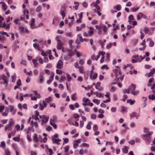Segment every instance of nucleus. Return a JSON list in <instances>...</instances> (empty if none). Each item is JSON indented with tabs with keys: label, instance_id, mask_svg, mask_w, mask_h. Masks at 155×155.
Instances as JSON below:
<instances>
[{
	"label": "nucleus",
	"instance_id": "nucleus-28",
	"mask_svg": "<svg viewBox=\"0 0 155 155\" xmlns=\"http://www.w3.org/2000/svg\"><path fill=\"white\" fill-rule=\"evenodd\" d=\"M32 61L35 66V67H37V62L36 60L35 59H33L32 60Z\"/></svg>",
	"mask_w": 155,
	"mask_h": 155
},
{
	"label": "nucleus",
	"instance_id": "nucleus-13",
	"mask_svg": "<svg viewBox=\"0 0 155 155\" xmlns=\"http://www.w3.org/2000/svg\"><path fill=\"white\" fill-rule=\"evenodd\" d=\"M5 130L10 131L12 129V126L10 124H8L5 126Z\"/></svg>",
	"mask_w": 155,
	"mask_h": 155
},
{
	"label": "nucleus",
	"instance_id": "nucleus-36",
	"mask_svg": "<svg viewBox=\"0 0 155 155\" xmlns=\"http://www.w3.org/2000/svg\"><path fill=\"white\" fill-rule=\"evenodd\" d=\"M73 117L74 119H76L79 118L80 117V116L78 114L75 113L74 114Z\"/></svg>",
	"mask_w": 155,
	"mask_h": 155
},
{
	"label": "nucleus",
	"instance_id": "nucleus-61",
	"mask_svg": "<svg viewBox=\"0 0 155 155\" xmlns=\"http://www.w3.org/2000/svg\"><path fill=\"white\" fill-rule=\"evenodd\" d=\"M58 87L60 88L61 90L63 89V86L62 84H59Z\"/></svg>",
	"mask_w": 155,
	"mask_h": 155
},
{
	"label": "nucleus",
	"instance_id": "nucleus-15",
	"mask_svg": "<svg viewBox=\"0 0 155 155\" xmlns=\"http://www.w3.org/2000/svg\"><path fill=\"white\" fill-rule=\"evenodd\" d=\"M48 117H46V116L45 115L43 116V117L42 121L43 123H47L48 122Z\"/></svg>",
	"mask_w": 155,
	"mask_h": 155
},
{
	"label": "nucleus",
	"instance_id": "nucleus-59",
	"mask_svg": "<svg viewBox=\"0 0 155 155\" xmlns=\"http://www.w3.org/2000/svg\"><path fill=\"white\" fill-rule=\"evenodd\" d=\"M139 56L138 55H134L133 56V58H134L135 59H136L137 60H139Z\"/></svg>",
	"mask_w": 155,
	"mask_h": 155
},
{
	"label": "nucleus",
	"instance_id": "nucleus-49",
	"mask_svg": "<svg viewBox=\"0 0 155 155\" xmlns=\"http://www.w3.org/2000/svg\"><path fill=\"white\" fill-rule=\"evenodd\" d=\"M5 145V144L4 142L2 141L1 142V144H0V147H4Z\"/></svg>",
	"mask_w": 155,
	"mask_h": 155
},
{
	"label": "nucleus",
	"instance_id": "nucleus-3",
	"mask_svg": "<svg viewBox=\"0 0 155 155\" xmlns=\"http://www.w3.org/2000/svg\"><path fill=\"white\" fill-rule=\"evenodd\" d=\"M63 65V63L62 61L60 60L58 61V63L56 65V68L58 69H61L63 67L62 65Z\"/></svg>",
	"mask_w": 155,
	"mask_h": 155
},
{
	"label": "nucleus",
	"instance_id": "nucleus-44",
	"mask_svg": "<svg viewBox=\"0 0 155 155\" xmlns=\"http://www.w3.org/2000/svg\"><path fill=\"white\" fill-rule=\"evenodd\" d=\"M34 140H35L36 142H38V141L37 134H36L34 137Z\"/></svg>",
	"mask_w": 155,
	"mask_h": 155
},
{
	"label": "nucleus",
	"instance_id": "nucleus-12",
	"mask_svg": "<svg viewBox=\"0 0 155 155\" xmlns=\"http://www.w3.org/2000/svg\"><path fill=\"white\" fill-rule=\"evenodd\" d=\"M155 73V68H153L152 70H151V71L149 73L148 75V77H150L153 74Z\"/></svg>",
	"mask_w": 155,
	"mask_h": 155
},
{
	"label": "nucleus",
	"instance_id": "nucleus-32",
	"mask_svg": "<svg viewBox=\"0 0 155 155\" xmlns=\"http://www.w3.org/2000/svg\"><path fill=\"white\" fill-rule=\"evenodd\" d=\"M124 75H120V77L119 78L116 79V80L119 81V79L121 81H122L124 78Z\"/></svg>",
	"mask_w": 155,
	"mask_h": 155
},
{
	"label": "nucleus",
	"instance_id": "nucleus-26",
	"mask_svg": "<svg viewBox=\"0 0 155 155\" xmlns=\"http://www.w3.org/2000/svg\"><path fill=\"white\" fill-rule=\"evenodd\" d=\"M41 6L40 5H39L36 9V12H40L41 9Z\"/></svg>",
	"mask_w": 155,
	"mask_h": 155
},
{
	"label": "nucleus",
	"instance_id": "nucleus-5",
	"mask_svg": "<svg viewBox=\"0 0 155 155\" xmlns=\"http://www.w3.org/2000/svg\"><path fill=\"white\" fill-rule=\"evenodd\" d=\"M141 137L147 143H149L150 142L151 139L150 137L148 136H145V137Z\"/></svg>",
	"mask_w": 155,
	"mask_h": 155
},
{
	"label": "nucleus",
	"instance_id": "nucleus-20",
	"mask_svg": "<svg viewBox=\"0 0 155 155\" xmlns=\"http://www.w3.org/2000/svg\"><path fill=\"white\" fill-rule=\"evenodd\" d=\"M137 114V113L134 112H132L131 114H130V119H131L134 117L136 116V114Z\"/></svg>",
	"mask_w": 155,
	"mask_h": 155
},
{
	"label": "nucleus",
	"instance_id": "nucleus-25",
	"mask_svg": "<svg viewBox=\"0 0 155 155\" xmlns=\"http://www.w3.org/2000/svg\"><path fill=\"white\" fill-rule=\"evenodd\" d=\"M33 94H31L30 95V96L31 97V99L32 100H36L38 97L32 96Z\"/></svg>",
	"mask_w": 155,
	"mask_h": 155
},
{
	"label": "nucleus",
	"instance_id": "nucleus-34",
	"mask_svg": "<svg viewBox=\"0 0 155 155\" xmlns=\"http://www.w3.org/2000/svg\"><path fill=\"white\" fill-rule=\"evenodd\" d=\"M19 30L23 32H24L25 28L24 27L21 26H19Z\"/></svg>",
	"mask_w": 155,
	"mask_h": 155
},
{
	"label": "nucleus",
	"instance_id": "nucleus-43",
	"mask_svg": "<svg viewBox=\"0 0 155 155\" xmlns=\"http://www.w3.org/2000/svg\"><path fill=\"white\" fill-rule=\"evenodd\" d=\"M134 101H133L131 99H130L127 101V102L128 103H129L131 105L133 104L134 103Z\"/></svg>",
	"mask_w": 155,
	"mask_h": 155
},
{
	"label": "nucleus",
	"instance_id": "nucleus-54",
	"mask_svg": "<svg viewBox=\"0 0 155 155\" xmlns=\"http://www.w3.org/2000/svg\"><path fill=\"white\" fill-rule=\"evenodd\" d=\"M84 122L83 120H81L80 121V127L82 128L84 125Z\"/></svg>",
	"mask_w": 155,
	"mask_h": 155
},
{
	"label": "nucleus",
	"instance_id": "nucleus-9",
	"mask_svg": "<svg viewBox=\"0 0 155 155\" xmlns=\"http://www.w3.org/2000/svg\"><path fill=\"white\" fill-rule=\"evenodd\" d=\"M153 132L152 131H148L145 134H142L141 135V137H145V136H148L150 137V136L153 134Z\"/></svg>",
	"mask_w": 155,
	"mask_h": 155
},
{
	"label": "nucleus",
	"instance_id": "nucleus-63",
	"mask_svg": "<svg viewBox=\"0 0 155 155\" xmlns=\"http://www.w3.org/2000/svg\"><path fill=\"white\" fill-rule=\"evenodd\" d=\"M127 95H126V94H124V95H123V99H122V100L124 101H125V100L127 99Z\"/></svg>",
	"mask_w": 155,
	"mask_h": 155
},
{
	"label": "nucleus",
	"instance_id": "nucleus-24",
	"mask_svg": "<svg viewBox=\"0 0 155 155\" xmlns=\"http://www.w3.org/2000/svg\"><path fill=\"white\" fill-rule=\"evenodd\" d=\"M13 140L15 141L19 142L20 141V138L19 137H15L13 138Z\"/></svg>",
	"mask_w": 155,
	"mask_h": 155
},
{
	"label": "nucleus",
	"instance_id": "nucleus-30",
	"mask_svg": "<svg viewBox=\"0 0 155 155\" xmlns=\"http://www.w3.org/2000/svg\"><path fill=\"white\" fill-rule=\"evenodd\" d=\"M5 155H10V153L8 149H5Z\"/></svg>",
	"mask_w": 155,
	"mask_h": 155
},
{
	"label": "nucleus",
	"instance_id": "nucleus-58",
	"mask_svg": "<svg viewBox=\"0 0 155 155\" xmlns=\"http://www.w3.org/2000/svg\"><path fill=\"white\" fill-rule=\"evenodd\" d=\"M65 34L66 36L70 37H71L72 35V34L71 32L66 33Z\"/></svg>",
	"mask_w": 155,
	"mask_h": 155
},
{
	"label": "nucleus",
	"instance_id": "nucleus-16",
	"mask_svg": "<svg viewBox=\"0 0 155 155\" xmlns=\"http://www.w3.org/2000/svg\"><path fill=\"white\" fill-rule=\"evenodd\" d=\"M143 14L141 12H139L137 16V20H140L143 16Z\"/></svg>",
	"mask_w": 155,
	"mask_h": 155
},
{
	"label": "nucleus",
	"instance_id": "nucleus-37",
	"mask_svg": "<svg viewBox=\"0 0 155 155\" xmlns=\"http://www.w3.org/2000/svg\"><path fill=\"white\" fill-rule=\"evenodd\" d=\"M148 98L150 99H151L152 100H154L155 99V96L154 95H149L148 96Z\"/></svg>",
	"mask_w": 155,
	"mask_h": 155
},
{
	"label": "nucleus",
	"instance_id": "nucleus-11",
	"mask_svg": "<svg viewBox=\"0 0 155 155\" xmlns=\"http://www.w3.org/2000/svg\"><path fill=\"white\" fill-rule=\"evenodd\" d=\"M119 74L120 75H121V71L120 70H116L115 72V77L116 78V79H117V77L119 76Z\"/></svg>",
	"mask_w": 155,
	"mask_h": 155
},
{
	"label": "nucleus",
	"instance_id": "nucleus-40",
	"mask_svg": "<svg viewBox=\"0 0 155 155\" xmlns=\"http://www.w3.org/2000/svg\"><path fill=\"white\" fill-rule=\"evenodd\" d=\"M71 99L73 101H75L76 99V94H74L72 95Z\"/></svg>",
	"mask_w": 155,
	"mask_h": 155
},
{
	"label": "nucleus",
	"instance_id": "nucleus-45",
	"mask_svg": "<svg viewBox=\"0 0 155 155\" xmlns=\"http://www.w3.org/2000/svg\"><path fill=\"white\" fill-rule=\"evenodd\" d=\"M130 91L129 90V88H128V89H124L123 91V93H127V94H129L130 93Z\"/></svg>",
	"mask_w": 155,
	"mask_h": 155
},
{
	"label": "nucleus",
	"instance_id": "nucleus-22",
	"mask_svg": "<svg viewBox=\"0 0 155 155\" xmlns=\"http://www.w3.org/2000/svg\"><path fill=\"white\" fill-rule=\"evenodd\" d=\"M106 58L105 60L107 62L109 61L110 60V54L109 53H107L106 54Z\"/></svg>",
	"mask_w": 155,
	"mask_h": 155
},
{
	"label": "nucleus",
	"instance_id": "nucleus-38",
	"mask_svg": "<svg viewBox=\"0 0 155 155\" xmlns=\"http://www.w3.org/2000/svg\"><path fill=\"white\" fill-rule=\"evenodd\" d=\"M61 38V36L58 35L56 37V40L57 41V42L61 41V40H60V39Z\"/></svg>",
	"mask_w": 155,
	"mask_h": 155
},
{
	"label": "nucleus",
	"instance_id": "nucleus-47",
	"mask_svg": "<svg viewBox=\"0 0 155 155\" xmlns=\"http://www.w3.org/2000/svg\"><path fill=\"white\" fill-rule=\"evenodd\" d=\"M121 8V6L119 5H117L116 6V8L117 11H120Z\"/></svg>",
	"mask_w": 155,
	"mask_h": 155
},
{
	"label": "nucleus",
	"instance_id": "nucleus-52",
	"mask_svg": "<svg viewBox=\"0 0 155 155\" xmlns=\"http://www.w3.org/2000/svg\"><path fill=\"white\" fill-rule=\"evenodd\" d=\"M97 74L96 73H95L94 74L93 76V77H92V78L91 79H95L97 77Z\"/></svg>",
	"mask_w": 155,
	"mask_h": 155
},
{
	"label": "nucleus",
	"instance_id": "nucleus-41",
	"mask_svg": "<svg viewBox=\"0 0 155 155\" xmlns=\"http://www.w3.org/2000/svg\"><path fill=\"white\" fill-rule=\"evenodd\" d=\"M129 20H130V21L134 20H135V19H134V16H133V15H129Z\"/></svg>",
	"mask_w": 155,
	"mask_h": 155
},
{
	"label": "nucleus",
	"instance_id": "nucleus-51",
	"mask_svg": "<svg viewBox=\"0 0 155 155\" xmlns=\"http://www.w3.org/2000/svg\"><path fill=\"white\" fill-rule=\"evenodd\" d=\"M105 68L106 70H108L109 69V68L106 65H103L101 67V69H104Z\"/></svg>",
	"mask_w": 155,
	"mask_h": 155
},
{
	"label": "nucleus",
	"instance_id": "nucleus-39",
	"mask_svg": "<svg viewBox=\"0 0 155 155\" xmlns=\"http://www.w3.org/2000/svg\"><path fill=\"white\" fill-rule=\"evenodd\" d=\"M149 31V30L147 27H145L144 28V31L146 34H147Z\"/></svg>",
	"mask_w": 155,
	"mask_h": 155
},
{
	"label": "nucleus",
	"instance_id": "nucleus-53",
	"mask_svg": "<svg viewBox=\"0 0 155 155\" xmlns=\"http://www.w3.org/2000/svg\"><path fill=\"white\" fill-rule=\"evenodd\" d=\"M93 129L94 131H96L98 130V127L97 125H94L93 127Z\"/></svg>",
	"mask_w": 155,
	"mask_h": 155
},
{
	"label": "nucleus",
	"instance_id": "nucleus-17",
	"mask_svg": "<svg viewBox=\"0 0 155 155\" xmlns=\"http://www.w3.org/2000/svg\"><path fill=\"white\" fill-rule=\"evenodd\" d=\"M78 68L79 69V71L80 73L82 74H84V70L82 66H80V67Z\"/></svg>",
	"mask_w": 155,
	"mask_h": 155
},
{
	"label": "nucleus",
	"instance_id": "nucleus-10",
	"mask_svg": "<svg viewBox=\"0 0 155 155\" xmlns=\"http://www.w3.org/2000/svg\"><path fill=\"white\" fill-rule=\"evenodd\" d=\"M58 45L57 46V48L58 49L60 50H61L62 47L63 46V44L62 42L61 41L59 42H58Z\"/></svg>",
	"mask_w": 155,
	"mask_h": 155
},
{
	"label": "nucleus",
	"instance_id": "nucleus-27",
	"mask_svg": "<svg viewBox=\"0 0 155 155\" xmlns=\"http://www.w3.org/2000/svg\"><path fill=\"white\" fill-rule=\"evenodd\" d=\"M54 74L53 73H52V74L49 77V80H50V81H52L54 79Z\"/></svg>",
	"mask_w": 155,
	"mask_h": 155
},
{
	"label": "nucleus",
	"instance_id": "nucleus-35",
	"mask_svg": "<svg viewBox=\"0 0 155 155\" xmlns=\"http://www.w3.org/2000/svg\"><path fill=\"white\" fill-rule=\"evenodd\" d=\"M66 75H67V77L68 79V81H70L71 80V77L70 76V75L68 73Z\"/></svg>",
	"mask_w": 155,
	"mask_h": 155
},
{
	"label": "nucleus",
	"instance_id": "nucleus-60",
	"mask_svg": "<svg viewBox=\"0 0 155 155\" xmlns=\"http://www.w3.org/2000/svg\"><path fill=\"white\" fill-rule=\"evenodd\" d=\"M105 54V52L104 51L101 52L99 51L98 52V54L99 55H102V56H104V55Z\"/></svg>",
	"mask_w": 155,
	"mask_h": 155
},
{
	"label": "nucleus",
	"instance_id": "nucleus-1",
	"mask_svg": "<svg viewBox=\"0 0 155 155\" xmlns=\"http://www.w3.org/2000/svg\"><path fill=\"white\" fill-rule=\"evenodd\" d=\"M136 85L135 84H132L129 87V90L131 91V93L134 95H136L138 94L139 92L138 91H135Z\"/></svg>",
	"mask_w": 155,
	"mask_h": 155
},
{
	"label": "nucleus",
	"instance_id": "nucleus-6",
	"mask_svg": "<svg viewBox=\"0 0 155 155\" xmlns=\"http://www.w3.org/2000/svg\"><path fill=\"white\" fill-rule=\"evenodd\" d=\"M52 141L53 143H57L58 145H60V143L59 142L61 141V140L60 139H56L54 137H52Z\"/></svg>",
	"mask_w": 155,
	"mask_h": 155
},
{
	"label": "nucleus",
	"instance_id": "nucleus-14",
	"mask_svg": "<svg viewBox=\"0 0 155 155\" xmlns=\"http://www.w3.org/2000/svg\"><path fill=\"white\" fill-rule=\"evenodd\" d=\"M54 120L53 119H51L50 120V124L54 128H57V126L54 123Z\"/></svg>",
	"mask_w": 155,
	"mask_h": 155
},
{
	"label": "nucleus",
	"instance_id": "nucleus-4",
	"mask_svg": "<svg viewBox=\"0 0 155 155\" xmlns=\"http://www.w3.org/2000/svg\"><path fill=\"white\" fill-rule=\"evenodd\" d=\"M43 105L41 104H40L39 105V108L41 110H42L44 109V108H45L47 107V104L45 102V101H43L42 102Z\"/></svg>",
	"mask_w": 155,
	"mask_h": 155
},
{
	"label": "nucleus",
	"instance_id": "nucleus-21",
	"mask_svg": "<svg viewBox=\"0 0 155 155\" xmlns=\"http://www.w3.org/2000/svg\"><path fill=\"white\" fill-rule=\"evenodd\" d=\"M52 101V98L51 97H48L46 98L45 99V102H46L48 103L51 102Z\"/></svg>",
	"mask_w": 155,
	"mask_h": 155
},
{
	"label": "nucleus",
	"instance_id": "nucleus-31",
	"mask_svg": "<svg viewBox=\"0 0 155 155\" xmlns=\"http://www.w3.org/2000/svg\"><path fill=\"white\" fill-rule=\"evenodd\" d=\"M93 101L94 103H96L97 105L99 104L100 103V100L97 99H94Z\"/></svg>",
	"mask_w": 155,
	"mask_h": 155
},
{
	"label": "nucleus",
	"instance_id": "nucleus-46",
	"mask_svg": "<svg viewBox=\"0 0 155 155\" xmlns=\"http://www.w3.org/2000/svg\"><path fill=\"white\" fill-rule=\"evenodd\" d=\"M116 89V87L113 86L110 89V91L111 92H114Z\"/></svg>",
	"mask_w": 155,
	"mask_h": 155
},
{
	"label": "nucleus",
	"instance_id": "nucleus-48",
	"mask_svg": "<svg viewBox=\"0 0 155 155\" xmlns=\"http://www.w3.org/2000/svg\"><path fill=\"white\" fill-rule=\"evenodd\" d=\"M91 122H89L88 124L87 125L86 127L87 129L89 130H90L91 129Z\"/></svg>",
	"mask_w": 155,
	"mask_h": 155
},
{
	"label": "nucleus",
	"instance_id": "nucleus-62",
	"mask_svg": "<svg viewBox=\"0 0 155 155\" xmlns=\"http://www.w3.org/2000/svg\"><path fill=\"white\" fill-rule=\"evenodd\" d=\"M154 45V42L153 41H151L150 42L149 45L150 47H152Z\"/></svg>",
	"mask_w": 155,
	"mask_h": 155
},
{
	"label": "nucleus",
	"instance_id": "nucleus-18",
	"mask_svg": "<svg viewBox=\"0 0 155 155\" xmlns=\"http://www.w3.org/2000/svg\"><path fill=\"white\" fill-rule=\"evenodd\" d=\"M128 22H129L130 24L132 25H136L137 24V22L135 20H128Z\"/></svg>",
	"mask_w": 155,
	"mask_h": 155
},
{
	"label": "nucleus",
	"instance_id": "nucleus-33",
	"mask_svg": "<svg viewBox=\"0 0 155 155\" xmlns=\"http://www.w3.org/2000/svg\"><path fill=\"white\" fill-rule=\"evenodd\" d=\"M123 152L124 153H128V150L127 149V147H125L124 148L122 149Z\"/></svg>",
	"mask_w": 155,
	"mask_h": 155
},
{
	"label": "nucleus",
	"instance_id": "nucleus-19",
	"mask_svg": "<svg viewBox=\"0 0 155 155\" xmlns=\"http://www.w3.org/2000/svg\"><path fill=\"white\" fill-rule=\"evenodd\" d=\"M2 8L3 9H4V11H6L7 9V6L6 5L5 3L4 2H2Z\"/></svg>",
	"mask_w": 155,
	"mask_h": 155
},
{
	"label": "nucleus",
	"instance_id": "nucleus-7",
	"mask_svg": "<svg viewBox=\"0 0 155 155\" xmlns=\"http://www.w3.org/2000/svg\"><path fill=\"white\" fill-rule=\"evenodd\" d=\"M88 28H89V31L88 32L89 36L91 37L94 33V29L91 27H89Z\"/></svg>",
	"mask_w": 155,
	"mask_h": 155
},
{
	"label": "nucleus",
	"instance_id": "nucleus-56",
	"mask_svg": "<svg viewBox=\"0 0 155 155\" xmlns=\"http://www.w3.org/2000/svg\"><path fill=\"white\" fill-rule=\"evenodd\" d=\"M41 54L42 56L45 57L46 55V54L45 52L42 50H41Z\"/></svg>",
	"mask_w": 155,
	"mask_h": 155
},
{
	"label": "nucleus",
	"instance_id": "nucleus-42",
	"mask_svg": "<svg viewBox=\"0 0 155 155\" xmlns=\"http://www.w3.org/2000/svg\"><path fill=\"white\" fill-rule=\"evenodd\" d=\"M56 73L57 74H61L62 73V71L61 70H60L59 69H56Z\"/></svg>",
	"mask_w": 155,
	"mask_h": 155
},
{
	"label": "nucleus",
	"instance_id": "nucleus-55",
	"mask_svg": "<svg viewBox=\"0 0 155 155\" xmlns=\"http://www.w3.org/2000/svg\"><path fill=\"white\" fill-rule=\"evenodd\" d=\"M16 78V75L15 74H14V75H13L12 76V81L13 82H15V80Z\"/></svg>",
	"mask_w": 155,
	"mask_h": 155
},
{
	"label": "nucleus",
	"instance_id": "nucleus-2",
	"mask_svg": "<svg viewBox=\"0 0 155 155\" xmlns=\"http://www.w3.org/2000/svg\"><path fill=\"white\" fill-rule=\"evenodd\" d=\"M83 101H84V103L82 104L83 106H88L89 103H90V101L88 98L84 97Z\"/></svg>",
	"mask_w": 155,
	"mask_h": 155
},
{
	"label": "nucleus",
	"instance_id": "nucleus-64",
	"mask_svg": "<svg viewBox=\"0 0 155 155\" xmlns=\"http://www.w3.org/2000/svg\"><path fill=\"white\" fill-rule=\"evenodd\" d=\"M154 81V78H151L149 79L148 82L149 83H151L152 82H153Z\"/></svg>",
	"mask_w": 155,
	"mask_h": 155
},
{
	"label": "nucleus",
	"instance_id": "nucleus-8",
	"mask_svg": "<svg viewBox=\"0 0 155 155\" xmlns=\"http://www.w3.org/2000/svg\"><path fill=\"white\" fill-rule=\"evenodd\" d=\"M101 28L103 29V30L104 32V33L105 34H106L107 33V28L106 26L105 25H103L101 26Z\"/></svg>",
	"mask_w": 155,
	"mask_h": 155
},
{
	"label": "nucleus",
	"instance_id": "nucleus-57",
	"mask_svg": "<svg viewBox=\"0 0 155 155\" xmlns=\"http://www.w3.org/2000/svg\"><path fill=\"white\" fill-rule=\"evenodd\" d=\"M17 84L18 86H20L21 85V80L20 79H19L17 81Z\"/></svg>",
	"mask_w": 155,
	"mask_h": 155
},
{
	"label": "nucleus",
	"instance_id": "nucleus-23",
	"mask_svg": "<svg viewBox=\"0 0 155 155\" xmlns=\"http://www.w3.org/2000/svg\"><path fill=\"white\" fill-rule=\"evenodd\" d=\"M66 79V78L65 76H61V78L60 80L59 81L60 82H61L64 81Z\"/></svg>",
	"mask_w": 155,
	"mask_h": 155
},
{
	"label": "nucleus",
	"instance_id": "nucleus-29",
	"mask_svg": "<svg viewBox=\"0 0 155 155\" xmlns=\"http://www.w3.org/2000/svg\"><path fill=\"white\" fill-rule=\"evenodd\" d=\"M140 8V7H137V8L135 7H133L131 8V10L133 12H136L139 8Z\"/></svg>",
	"mask_w": 155,
	"mask_h": 155
},
{
	"label": "nucleus",
	"instance_id": "nucleus-50",
	"mask_svg": "<svg viewBox=\"0 0 155 155\" xmlns=\"http://www.w3.org/2000/svg\"><path fill=\"white\" fill-rule=\"evenodd\" d=\"M10 112H12L14 110V108L11 105H9L8 106Z\"/></svg>",
	"mask_w": 155,
	"mask_h": 155
}]
</instances>
